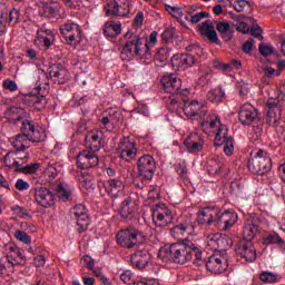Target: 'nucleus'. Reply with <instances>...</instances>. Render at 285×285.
Instances as JSON below:
<instances>
[{"mask_svg":"<svg viewBox=\"0 0 285 285\" xmlns=\"http://www.w3.org/2000/svg\"><path fill=\"white\" fill-rule=\"evenodd\" d=\"M125 39L126 43L120 52L122 61H132L135 57L146 60L153 57L150 48L157 43V31L150 33L148 41L136 33H132V31H128L125 35Z\"/></svg>","mask_w":285,"mask_h":285,"instance_id":"nucleus-1","label":"nucleus"},{"mask_svg":"<svg viewBox=\"0 0 285 285\" xmlns=\"http://www.w3.org/2000/svg\"><path fill=\"white\" fill-rule=\"evenodd\" d=\"M22 130L23 134L17 135L10 139L14 150H26V148H30V141L33 144L46 141V129L36 126V124L30 120L22 121Z\"/></svg>","mask_w":285,"mask_h":285,"instance_id":"nucleus-2","label":"nucleus"},{"mask_svg":"<svg viewBox=\"0 0 285 285\" xmlns=\"http://www.w3.org/2000/svg\"><path fill=\"white\" fill-rule=\"evenodd\" d=\"M171 252L173 261L176 264H186V262H191L196 266H204L202 249L190 243V240L173 244Z\"/></svg>","mask_w":285,"mask_h":285,"instance_id":"nucleus-3","label":"nucleus"},{"mask_svg":"<svg viewBox=\"0 0 285 285\" xmlns=\"http://www.w3.org/2000/svg\"><path fill=\"white\" fill-rule=\"evenodd\" d=\"M248 168L254 175H266L267 173H271V169L273 168L271 155L263 149H258L254 157L248 160Z\"/></svg>","mask_w":285,"mask_h":285,"instance_id":"nucleus-4","label":"nucleus"},{"mask_svg":"<svg viewBox=\"0 0 285 285\" xmlns=\"http://www.w3.org/2000/svg\"><path fill=\"white\" fill-rule=\"evenodd\" d=\"M183 111L189 119H204L208 107L204 100H183Z\"/></svg>","mask_w":285,"mask_h":285,"instance_id":"nucleus-5","label":"nucleus"},{"mask_svg":"<svg viewBox=\"0 0 285 285\" xmlns=\"http://www.w3.org/2000/svg\"><path fill=\"white\" fill-rule=\"evenodd\" d=\"M153 222L155 226L166 228V226L175 222L173 210L166 206V204H157L153 209Z\"/></svg>","mask_w":285,"mask_h":285,"instance_id":"nucleus-6","label":"nucleus"},{"mask_svg":"<svg viewBox=\"0 0 285 285\" xmlns=\"http://www.w3.org/2000/svg\"><path fill=\"white\" fill-rule=\"evenodd\" d=\"M214 144L215 146H224V153L228 157L233 155L235 150V145L233 142V137L228 135V127L222 124L215 132Z\"/></svg>","mask_w":285,"mask_h":285,"instance_id":"nucleus-7","label":"nucleus"},{"mask_svg":"<svg viewBox=\"0 0 285 285\" xmlns=\"http://www.w3.org/2000/svg\"><path fill=\"white\" fill-rule=\"evenodd\" d=\"M139 237L141 233L135 228L121 229L116 235V240L122 248H135L139 244Z\"/></svg>","mask_w":285,"mask_h":285,"instance_id":"nucleus-8","label":"nucleus"},{"mask_svg":"<svg viewBox=\"0 0 285 285\" xmlns=\"http://www.w3.org/2000/svg\"><path fill=\"white\" fill-rule=\"evenodd\" d=\"M206 244L210 250H214V253H226V250L233 246V240L226 235L216 233L207 235Z\"/></svg>","mask_w":285,"mask_h":285,"instance_id":"nucleus-9","label":"nucleus"},{"mask_svg":"<svg viewBox=\"0 0 285 285\" xmlns=\"http://www.w3.org/2000/svg\"><path fill=\"white\" fill-rule=\"evenodd\" d=\"M117 153L124 161H132L137 157V141L130 137L120 139Z\"/></svg>","mask_w":285,"mask_h":285,"instance_id":"nucleus-10","label":"nucleus"},{"mask_svg":"<svg viewBox=\"0 0 285 285\" xmlns=\"http://www.w3.org/2000/svg\"><path fill=\"white\" fill-rule=\"evenodd\" d=\"M206 268L210 273L219 274L224 273L228 268V261L226 259V250L214 252V254L206 262Z\"/></svg>","mask_w":285,"mask_h":285,"instance_id":"nucleus-11","label":"nucleus"},{"mask_svg":"<svg viewBox=\"0 0 285 285\" xmlns=\"http://www.w3.org/2000/svg\"><path fill=\"white\" fill-rule=\"evenodd\" d=\"M60 32L69 46L81 43V28L77 23H65L60 27Z\"/></svg>","mask_w":285,"mask_h":285,"instance_id":"nucleus-12","label":"nucleus"},{"mask_svg":"<svg viewBox=\"0 0 285 285\" xmlns=\"http://www.w3.org/2000/svg\"><path fill=\"white\" fill-rule=\"evenodd\" d=\"M138 175H140L144 179H153L155 176V170L157 168V164L155 163V158L150 155H144L138 159Z\"/></svg>","mask_w":285,"mask_h":285,"instance_id":"nucleus-13","label":"nucleus"},{"mask_svg":"<svg viewBox=\"0 0 285 285\" xmlns=\"http://www.w3.org/2000/svg\"><path fill=\"white\" fill-rule=\"evenodd\" d=\"M70 214L75 217L78 226L79 233H83L88 230V226H90V217L88 216V209L85 205H76Z\"/></svg>","mask_w":285,"mask_h":285,"instance_id":"nucleus-14","label":"nucleus"},{"mask_svg":"<svg viewBox=\"0 0 285 285\" xmlns=\"http://www.w3.org/2000/svg\"><path fill=\"white\" fill-rule=\"evenodd\" d=\"M238 121L243 126H250V124L259 121V111H257V108L253 107V105L245 104L238 111Z\"/></svg>","mask_w":285,"mask_h":285,"instance_id":"nucleus-15","label":"nucleus"},{"mask_svg":"<svg viewBox=\"0 0 285 285\" xmlns=\"http://www.w3.org/2000/svg\"><path fill=\"white\" fill-rule=\"evenodd\" d=\"M219 207H204L197 214V223L202 226H213L217 224Z\"/></svg>","mask_w":285,"mask_h":285,"instance_id":"nucleus-16","label":"nucleus"},{"mask_svg":"<svg viewBox=\"0 0 285 285\" xmlns=\"http://www.w3.org/2000/svg\"><path fill=\"white\" fill-rule=\"evenodd\" d=\"M267 108L266 121L269 126L277 128V126H279V119H282V107H279V100L273 98L268 99Z\"/></svg>","mask_w":285,"mask_h":285,"instance_id":"nucleus-17","label":"nucleus"},{"mask_svg":"<svg viewBox=\"0 0 285 285\" xmlns=\"http://www.w3.org/2000/svg\"><path fill=\"white\" fill-rule=\"evenodd\" d=\"M219 126H222V118H219V115L216 112L209 114L207 118L200 122L203 132L208 137H215V132H217Z\"/></svg>","mask_w":285,"mask_h":285,"instance_id":"nucleus-18","label":"nucleus"},{"mask_svg":"<svg viewBox=\"0 0 285 285\" xmlns=\"http://www.w3.org/2000/svg\"><path fill=\"white\" fill-rule=\"evenodd\" d=\"M194 63H197V60L189 53H176L171 57L174 70H188V68H193Z\"/></svg>","mask_w":285,"mask_h":285,"instance_id":"nucleus-19","label":"nucleus"},{"mask_svg":"<svg viewBox=\"0 0 285 285\" xmlns=\"http://www.w3.org/2000/svg\"><path fill=\"white\" fill-rule=\"evenodd\" d=\"M35 199L42 208H52L57 196L50 189L40 187L36 189Z\"/></svg>","mask_w":285,"mask_h":285,"instance_id":"nucleus-20","label":"nucleus"},{"mask_svg":"<svg viewBox=\"0 0 285 285\" xmlns=\"http://www.w3.org/2000/svg\"><path fill=\"white\" fill-rule=\"evenodd\" d=\"M76 164L78 168H95L99 164V156L95 151L82 150L78 154Z\"/></svg>","mask_w":285,"mask_h":285,"instance_id":"nucleus-21","label":"nucleus"},{"mask_svg":"<svg viewBox=\"0 0 285 285\" xmlns=\"http://www.w3.org/2000/svg\"><path fill=\"white\" fill-rule=\"evenodd\" d=\"M85 142L92 153H99L104 148V131L91 130L86 135Z\"/></svg>","mask_w":285,"mask_h":285,"instance_id":"nucleus-22","label":"nucleus"},{"mask_svg":"<svg viewBox=\"0 0 285 285\" xmlns=\"http://www.w3.org/2000/svg\"><path fill=\"white\" fill-rule=\"evenodd\" d=\"M119 111L117 109H109L104 111L98 120L102 128H106V130H114L115 126H117V122L119 121Z\"/></svg>","mask_w":285,"mask_h":285,"instance_id":"nucleus-23","label":"nucleus"},{"mask_svg":"<svg viewBox=\"0 0 285 285\" xmlns=\"http://www.w3.org/2000/svg\"><path fill=\"white\" fill-rule=\"evenodd\" d=\"M160 83L165 92L173 95L174 92H179L181 90V79L175 73H166L163 76Z\"/></svg>","mask_w":285,"mask_h":285,"instance_id":"nucleus-24","label":"nucleus"},{"mask_svg":"<svg viewBox=\"0 0 285 285\" xmlns=\"http://www.w3.org/2000/svg\"><path fill=\"white\" fill-rule=\"evenodd\" d=\"M106 17H128L130 14V7L128 3L119 6L117 1L111 0L105 6Z\"/></svg>","mask_w":285,"mask_h":285,"instance_id":"nucleus-25","label":"nucleus"},{"mask_svg":"<svg viewBox=\"0 0 285 285\" xmlns=\"http://www.w3.org/2000/svg\"><path fill=\"white\" fill-rule=\"evenodd\" d=\"M126 189V185H124V180L120 178H111L105 183V190L109 197L117 199V197H121L124 195V190Z\"/></svg>","mask_w":285,"mask_h":285,"instance_id":"nucleus-26","label":"nucleus"},{"mask_svg":"<svg viewBox=\"0 0 285 285\" xmlns=\"http://www.w3.org/2000/svg\"><path fill=\"white\" fill-rule=\"evenodd\" d=\"M237 213L233 210H226L222 213V209H219L218 218H217V226L223 228V230H228L229 228H233L235 224H237Z\"/></svg>","mask_w":285,"mask_h":285,"instance_id":"nucleus-27","label":"nucleus"},{"mask_svg":"<svg viewBox=\"0 0 285 285\" xmlns=\"http://www.w3.org/2000/svg\"><path fill=\"white\" fill-rule=\"evenodd\" d=\"M236 255L245 262H255L257 259V252L250 243L240 242L236 248Z\"/></svg>","mask_w":285,"mask_h":285,"instance_id":"nucleus-28","label":"nucleus"},{"mask_svg":"<svg viewBox=\"0 0 285 285\" xmlns=\"http://www.w3.org/2000/svg\"><path fill=\"white\" fill-rule=\"evenodd\" d=\"M52 41H55V33H52V30L42 27L37 31L36 46L39 48L48 50V48L52 46Z\"/></svg>","mask_w":285,"mask_h":285,"instance_id":"nucleus-29","label":"nucleus"},{"mask_svg":"<svg viewBox=\"0 0 285 285\" xmlns=\"http://www.w3.org/2000/svg\"><path fill=\"white\" fill-rule=\"evenodd\" d=\"M49 76L53 83H66L70 79V72L61 65H52L49 68Z\"/></svg>","mask_w":285,"mask_h":285,"instance_id":"nucleus-30","label":"nucleus"},{"mask_svg":"<svg viewBox=\"0 0 285 285\" xmlns=\"http://www.w3.org/2000/svg\"><path fill=\"white\" fill-rule=\"evenodd\" d=\"M150 262V253L146 249L135 252L130 257V263L138 271H144Z\"/></svg>","mask_w":285,"mask_h":285,"instance_id":"nucleus-31","label":"nucleus"},{"mask_svg":"<svg viewBox=\"0 0 285 285\" xmlns=\"http://www.w3.org/2000/svg\"><path fill=\"white\" fill-rule=\"evenodd\" d=\"M188 153H199L204 148V137L197 132H191L184 141Z\"/></svg>","mask_w":285,"mask_h":285,"instance_id":"nucleus-32","label":"nucleus"},{"mask_svg":"<svg viewBox=\"0 0 285 285\" xmlns=\"http://www.w3.org/2000/svg\"><path fill=\"white\" fill-rule=\"evenodd\" d=\"M198 29L203 37H206V39L213 43H219V37H217V31H215V27H213V22L210 20H206L199 24Z\"/></svg>","mask_w":285,"mask_h":285,"instance_id":"nucleus-33","label":"nucleus"},{"mask_svg":"<svg viewBox=\"0 0 285 285\" xmlns=\"http://www.w3.org/2000/svg\"><path fill=\"white\" fill-rule=\"evenodd\" d=\"M76 179L82 193L95 190V184L92 183V175L83 171H77Z\"/></svg>","mask_w":285,"mask_h":285,"instance_id":"nucleus-34","label":"nucleus"},{"mask_svg":"<svg viewBox=\"0 0 285 285\" xmlns=\"http://www.w3.org/2000/svg\"><path fill=\"white\" fill-rule=\"evenodd\" d=\"M174 237H184V235H190L193 233V224L190 220H185L170 229Z\"/></svg>","mask_w":285,"mask_h":285,"instance_id":"nucleus-35","label":"nucleus"},{"mask_svg":"<svg viewBox=\"0 0 285 285\" xmlns=\"http://www.w3.org/2000/svg\"><path fill=\"white\" fill-rule=\"evenodd\" d=\"M122 24L119 21H107L104 26V33L106 37H119L121 35Z\"/></svg>","mask_w":285,"mask_h":285,"instance_id":"nucleus-36","label":"nucleus"},{"mask_svg":"<svg viewBox=\"0 0 285 285\" xmlns=\"http://www.w3.org/2000/svg\"><path fill=\"white\" fill-rule=\"evenodd\" d=\"M137 210V206L135 205V202H132V198L127 197L120 205V216L124 219H128Z\"/></svg>","mask_w":285,"mask_h":285,"instance_id":"nucleus-37","label":"nucleus"},{"mask_svg":"<svg viewBox=\"0 0 285 285\" xmlns=\"http://www.w3.org/2000/svg\"><path fill=\"white\" fill-rule=\"evenodd\" d=\"M6 119L11 121L12 124H17V121H21L23 117H26V110L21 107H10L6 114Z\"/></svg>","mask_w":285,"mask_h":285,"instance_id":"nucleus-38","label":"nucleus"},{"mask_svg":"<svg viewBox=\"0 0 285 285\" xmlns=\"http://www.w3.org/2000/svg\"><path fill=\"white\" fill-rule=\"evenodd\" d=\"M259 233V227L255 223L247 222L243 228V237L246 242H253Z\"/></svg>","mask_w":285,"mask_h":285,"instance_id":"nucleus-39","label":"nucleus"},{"mask_svg":"<svg viewBox=\"0 0 285 285\" xmlns=\"http://www.w3.org/2000/svg\"><path fill=\"white\" fill-rule=\"evenodd\" d=\"M216 30L219 32L220 37L225 39V41H230V39L234 37L233 30L230 29V23L226 21L217 22Z\"/></svg>","mask_w":285,"mask_h":285,"instance_id":"nucleus-40","label":"nucleus"},{"mask_svg":"<svg viewBox=\"0 0 285 285\" xmlns=\"http://www.w3.org/2000/svg\"><path fill=\"white\" fill-rule=\"evenodd\" d=\"M207 98L212 104H222L226 98V91L220 87L209 90Z\"/></svg>","mask_w":285,"mask_h":285,"instance_id":"nucleus-41","label":"nucleus"},{"mask_svg":"<svg viewBox=\"0 0 285 285\" xmlns=\"http://www.w3.org/2000/svg\"><path fill=\"white\" fill-rule=\"evenodd\" d=\"M16 157L13 158L12 166H17V168H22V166L30 159V155L26 151H22L23 149H16Z\"/></svg>","mask_w":285,"mask_h":285,"instance_id":"nucleus-42","label":"nucleus"},{"mask_svg":"<svg viewBox=\"0 0 285 285\" xmlns=\"http://www.w3.org/2000/svg\"><path fill=\"white\" fill-rule=\"evenodd\" d=\"M170 51L171 50L166 47L158 49L154 56V61L157 63H166V61H168V57H170Z\"/></svg>","mask_w":285,"mask_h":285,"instance_id":"nucleus-43","label":"nucleus"},{"mask_svg":"<svg viewBox=\"0 0 285 285\" xmlns=\"http://www.w3.org/2000/svg\"><path fill=\"white\" fill-rule=\"evenodd\" d=\"M70 195H72V190L70 189V186L63 184V183H60L58 184L57 186V196L60 198V199H70Z\"/></svg>","mask_w":285,"mask_h":285,"instance_id":"nucleus-44","label":"nucleus"},{"mask_svg":"<svg viewBox=\"0 0 285 285\" xmlns=\"http://www.w3.org/2000/svg\"><path fill=\"white\" fill-rule=\"evenodd\" d=\"M222 169V161L219 157L216 156L208 161V173L209 175H219V170Z\"/></svg>","mask_w":285,"mask_h":285,"instance_id":"nucleus-45","label":"nucleus"},{"mask_svg":"<svg viewBox=\"0 0 285 285\" xmlns=\"http://www.w3.org/2000/svg\"><path fill=\"white\" fill-rule=\"evenodd\" d=\"M30 104H32V107L35 108V110L39 111L46 108V104H48V101L43 96H35L30 99Z\"/></svg>","mask_w":285,"mask_h":285,"instance_id":"nucleus-46","label":"nucleus"},{"mask_svg":"<svg viewBox=\"0 0 285 285\" xmlns=\"http://www.w3.org/2000/svg\"><path fill=\"white\" fill-rule=\"evenodd\" d=\"M158 257L161 258L163 262L173 259V245L161 247L158 252Z\"/></svg>","mask_w":285,"mask_h":285,"instance_id":"nucleus-47","label":"nucleus"},{"mask_svg":"<svg viewBox=\"0 0 285 285\" xmlns=\"http://www.w3.org/2000/svg\"><path fill=\"white\" fill-rule=\"evenodd\" d=\"M219 68L220 70H225V72H233V70L242 69V62L238 60H232L230 63H220Z\"/></svg>","mask_w":285,"mask_h":285,"instance_id":"nucleus-48","label":"nucleus"},{"mask_svg":"<svg viewBox=\"0 0 285 285\" xmlns=\"http://www.w3.org/2000/svg\"><path fill=\"white\" fill-rule=\"evenodd\" d=\"M243 19H244V16H238L236 30L238 32H242L243 35H246V32H250V27Z\"/></svg>","mask_w":285,"mask_h":285,"instance_id":"nucleus-49","label":"nucleus"},{"mask_svg":"<svg viewBox=\"0 0 285 285\" xmlns=\"http://www.w3.org/2000/svg\"><path fill=\"white\" fill-rule=\"evenodd\" d=\"M14 237L22 244H32V238L23 230H16Z\"/></svg>","mask_w":285,"mask_h":285,"instance_id":"nucleus-50","label":"nucleus"},{"mask_svg":"<svg viewBox=\"0 0 285 285\" xmlns=\"http://www.w3.org/2000/svg\"><path fill=\"white\" fill-rule=\"evenodd\" d=\"M45 177H48V179L50 181H52V179H57V176L59 175V171L57 170V167L52 166V165H48L45 168Z\"/></svg>","mask_w":285,"mask_h":285,"instance_id":"nucleus-51","label":"nucleus"},{"mask_svg":"<svg viewBox=\"0 0 285 285\" xmlns=\"http://www.w3.org/2000/svg\"><path fill=\"white\" fill-rule=\"evenodd\" d=\"M261 282H264V284H275L277 276L271 272H263L261 274Z\"/></svg>","mask_w":285,"mask_h":285,"instance_id":"nucleus-52","label":"nucleus"},{"mask_svg":"<svg viewBox=\"0 0 285 285\" xmlns=\"http://www.w3.org/2000/svg\"><path fill=\"white\" fill-rule=\"evenodd\" d=\"M166 11L169 12V14H171V17H175V19H181L184 12L181 11V8L179 7H173L169 4L165 6Z\"/></svg>","mask_w":285,"mask_h":285,"instance_id":"nucleus-53","label":"nucleus"},{"mask_svg":"<svg viewBox=\"0 0 285 285\" xmlns=\"http://www.w3.org/2000/svg\"><path fill=\"white\" fill-rule=\"evenodd\" d=\"M206 17H208V12L202 11V12L195 13L191 17H185V19L190 23H199V21H202V19H206Z\"/></svg>","mask_w":285,"mask_h":285,"instance_id":"nucleus-54","label":"nucleus"},{"mask_svg":"<svg viewBox=\"0 0 285 285\" xmlns=\"http://www.w3.org/2000/svg\"><path fill=\"white\" fill-rule=\"evenodd\" d=\"M264 244H284V240L282 239V237H279V234L273 233V234H269L264 239Z\"/></svg>","mask_w":285,"mask_h":285,"instance_id":"nucleus-55","label":"nucleus"},{"mask_svg":"<svg viewBox=\"0 0 285 285\" xmlns=\"http://www.w3.org/2000/svg\"><path fill=\"white\" fill-rule=\"evenodd\" d=\"M19 170H21V173H24L26 175H32L35 173H37V170H39V164L33 163L27 166H22L19 168Z\"/></svg>","mask_w":285,"mask_h":285,"instance_id":"nucleus-56","label":"nucleus"},{"mask_svg":"<svg viewBox=\"0 0 285 285\" xmlns=\"http://www.w3.org/2000/svg\"><path fill=\"white\" fill-rule=\"evenodd\" d=\"M177 29L175 27H167L163 32L161 37L165 41H170V39L175 38V33Z\"/></svg>","mask_w":285,"mask_h":285,"instance_id":"nucleus-57","label":"nucleus"},{"mask_svg":"<svg viewBox=\"0 0 285 285\" xmlns=\"http://www.w3.org/2000/svg\"><path fill=\"white\" fill-rule=\"evenodd\" d=\"M258 50L263 57H269V55H273L275 52V48L269 45H259Z\"/></svg>","mask_w":285,"mask_h":285,"instance_id":"nucleus-58","label":"nucleus"},{"mask_svg":"<svg viewBox=\"0 0 285 285\" xmlns=\"http://www.w3.org/2000/svg\"><path fill=\"white\" fill-rule=\"evenodd\" d=\"M168 108L169 110H171V112H178L179 109L181 108V102H179V98H171Z\"/></svg>","mask_w":285,"mask_h":285,"instance_id":"nucleus-59","label":"nucleus"},{"mask_svg":"<svg viewBox=\"0 0 285 285\" xmlns=\"http://www.w3.org/2000/svg\"><path fill=\"white\" fill-rule=\"evenodd\" d=\"M248 6V1L246 0H236L233 3V8L236 10V12H244V8Z\"/></svg>","mask_w":285,"mask_h":285,"instance_id":"nucleus-60","label":"nucleus"},{"mask_svg":"<svg viewBox=\"0 0 285 285\" xmlns=\"http://www.w3.org/2000/svg\"><path fill=\"white\" fill-rule=\"evenodd\" d=\"M2 86L6 90H10V92H14L18 90V86H17V82L13 81V80H4L2 82Z\"/></svg>","mask_w":285,"mask_h":285,"instance_id":"nucleus-61","label":"nucleus"},{"mask_svg":"<svg viewBox=\"0 0 285 285\" xmlns=\"http://www.w3.org/2000/svg\"><path fill=\"white\" fill-rule=\"evenodd\" d=\"M20 228L22 232L24 230L26 233H37V226L30 223H26V222L21 223Z\"/></svg>","mask_w":285,"mask_h":285,"instance_id":"nucleus-62","label":"nucleus"},{"mask_svg":"<svg viewBox=\"0 0 285 285\" xmlns=\"http://www.w3.org/2000/svg\"><path fill=\"white\" fill-rule=\"evenodd\" d=\"M8 248H9L8 257H11V258L20 257L21 258V252L19 250V247H17L14 245H9Z\"/></svg>","mask_w":285,"mask_h":285,"instance_id":"nucleus-63","label":"nucleus"},{"mask_svg":"<svg viewBox=\"0 0 285 285\" xmlns=\"http://www.w3.org/2000/svg\"><path fill=\"white\" fill-rule=\"evenodd\" d=\"M16 188H17V190H21V191L28 190V188H30V183H28L23 179H18L16 181Z\"/></svg>","mask_w":285,"mask_h":285,"instance_id":"nucleus-64","label":"nucleus"}]
</instances>
